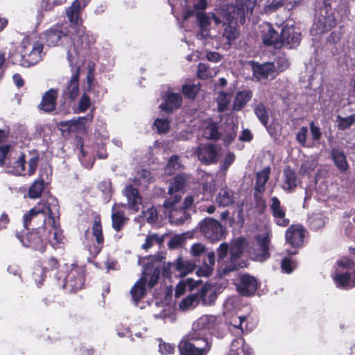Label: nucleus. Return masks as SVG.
<instances>
[{
    "label": "nucleus",
    "instance_id": "obj_1",
    "mask_svg": "<svg viewBox=\"0 0 355 355\" xmlns=\"http://www.w3.org/2000/svg\"><path fill=\"white\" fill-rule=\"evenodd\" d=\"M59 205L58 200L49 196L45 202L37 203L33 208L24 216V226L26 229L32 223L33 228L36 230L21 237L17 234L22 245L25 247L40 252H44L46 243L49 242L53 247L62 242L63 236L56 224V218H59Z\"/></svg>",
    "mask_w": 355,
    "mask_h": 355
},
{
    "label": "nucleus",
    "instance_id": "obj_2",
    "mask_svg": "<svg viewBox=\"0 0 355 355\" xmlns=\"http://www.w3.org/2000/svg\"><path fill=\"white\" fill-rule=\"evenodd\" d=\"M89 0H84L83 6L78 0H75L73 3L66 9V15L70 22V28L74 36L73 46L67 50L71 51L73 54L77 53L76 60L80 55L87 53L90 46L94 43L95 39L92 35L87 33L83 26V20L80 17L81 10L87 5Z\"/></svg>",
    "mask_w": 355,
    "mask_h": 355
},
{
    "label": "nucleus",
    "instance_id": "obj_3",
    "mask_svg": "<svg viewBox=\"0 0 355 355\" xmlns=\"http://www.w3.org/2000/svg\"><path fill=\"white\" fill-rule=\"evenodd\" d=\"M38 162L37 155L27 159L25 154L17 152L10 145L0 146V166H4L9 173L31 176L35 174Z\"/></svg>",
    "mask_w": 355,
    "mask_h": 355
},
{
    "label": "nucleus",
    "instance_id": "obj_4",
    "mask_svg": "<svg viewBox=\"0 0 355 355\" xmlns=\"http://www.w3.org/2000/svg\"><path fill=\"white\" fill-rule=\"evenodd\" d=\"M219 320L220 318L212 315L201 316L193 323L191 330L182 339L209 352L212 342L209 331L219 323Z\"/></svg>",
    "mask_w": 355,
    "mask_h": 355
},
{
    "label": "nucleus",
    "instance_id": "obj_5",
    "mask_svg": "<svg viewBox=\"0 0 355 355\" xmlns=\"http://www.w3.org/2000/svg\"><path fill=\"white\" fill-rule=\"evenodd\" d=\"M336 24L330 1L318 0L315 20L311 31L315 34H322L331 30Z\"/></svg>",
    "mask_w": 355,
    "mask_h": 355
},
{
    "label": "nucleus",
    "instance_id": "obj_6",
    "mask_svg": "<svg viewBox=\"0 0 355 355\" xmlns=\"http://www.w3.org/2000/svg\"><path fill=\"white\" fill-rule=\"evenodd\" d=\"M77 53L73 54L71 51L67 53V60L71 67V76L62 91L64 99H75L79 94L80 67L76 63Z\"/></svg>",
    "mask_w": 355,
    "mask_h": 355
},
{
    "label": "nucleus",
    "instance_id": "obj_7",
    "mask_svg": "<svg viewBox=\"0 0 355 355\" xmlns=\"http://www.w3.org/2000/svg\"><path fill=\"white\" fill-rule=\"evenodd\" d=\"M255 6V0H236V5H228L223 15L230 24L239 19L244 20L245 15L252 14Z\"/></svg>",
    "mask_w": 355,
    "mask_h": 355
},
{
    "label": "nucleus",
    "instance_id": "obj_8",
    "mask_svg": "<svg viewBox=\"0 0 355 355\" xmlns=\"http://www.w3.org/2000/svg\"><path fill=\"white\" fill-rule=\"evenodd\" d=\"M189 180V176L186 174L178 175L174 178L170 184L168 188V197L164 202V207H171L175 204H179L182 198V191L184 188Z\"/></svg>",
    "mask_w": 355,
    "mask_h": 355
},
{
    "label": "nucleus",
    "instance_id": "obj_9",
    "mask_svg": "<svg viewBox=\"0 0 355 355\" xmlns=\"http://www.w3.org/2000/svg\"><path fill=\"white\" fill-rule=\"evenodd\" d=\"M46 44L49 46L71 45V39L61 26L50 28L44 33Z\"/></svg>",
    "mask_w": 355,
    "mask_h": 355
},
{
    "label": "nucleus",
    "instance_id": "obj_10",
    "mask_svg": "<svg viewBox=\"0 0 355 355\" xmlns=\"http://www.w3.org/2000/svg\"><path fill=\"white\" fill-rule=\"evenodd\" d=\"M270 234L266 232L257 237V243L254 244L251 252L252 259L257 261H263L269 257Z\"/></svg>",
    "mask_w": 355,
    "mask_h": 355
},
{
    "label": "nucleus",
    "instance_id": "obj_11",
    "mask_svg": "<svg viewBox=\"0 0 355 355\" xmlns=\"http://www.w3.org/2000/svg\"><path fill=\"white\" fill-rule=\"evenodd\" d=\"M200 230L204 236L211 241L220 240L223 234L221 224L212 218H205L201 222Z\"/></svg>",
    "mask_w": 355,
    "mask_h": 355
},
{
    "label": "nucleus",
    "instance_id": "obj_12",
    "mask_svg": "<svg viewBox=\"0 0 355 355\" xmlns=\"http://www.w3.org/2000/svg\"><path fill=\"white\" fill-rule=\"evenodd\" d=\"M219 150V148L214 144H200L195 153L200 162L206 164H211L217 162Z\"/></svg>",
    "mask_w": 355,
    "mask_h": 355
},
{
    "label": "nucleus",
    "instance_id": "obj_13",
    "mask_svg": "<svg viewBox=\"0 0 355 355\" xmlns=\"http://www.w3.org/2000/svg\"><path fill=\"white\" fill-rule=\"evenodd\" d=\"M42 51L43 45L40 43H35L31 51L25 46L21 52L23 57L21 65L28 67L37 64L42 59Z\"/></svg>",
    "mask_w": 355,
    "mask_h": 355
},
{
    "label": "nucleus",
    "instance_id": "obj_14",
    "mask_svg": "<svg viewBox=\"0 0 355 355\" xmlns=\"http://www.w3.org/2000/svg\"><path fill=\"white\" fill-rule=\"evenodd\" d=\"M196 19L199 27V31L196 34L197 39L204 40L210 37L211 12H196Z\"/></svg>",
    "mask_w": 355,
    "mask_h": 355
},
{
    "label": "nucleus",
    "instance_id": "obj_15",
    "mask_svg": "<svg viewBox=\"0 0 355 355\" xmlns=\"http://www.w3.org/2000/svg\"><path fill=\"white\" fill-rule=\"evenodd\" d=\"M300 40V33L296 31L293 26H284L282 28L281 33L282 46L294 49L299 45Z\"/></svg>",
    "mask_w": 355,
    "mask_h": 355
},
{
    "label": "nucleus",
    "instance_id": "obj_16",
    "mask_svg": "<svg viewBox=\"0 0 355 355\" xmlns=\"http://www.w3.org/2000/svg\"><path fill=\"white\" fill-rule=\"evenodd\" d=\"M270 209L277 225L282 227L288 225L290 220L286 218L285 209L282 206L279 200L275 196L270 199Z\"/></svg>",
    "mask_w": 355,
    "mask_h": 355
},
{
    "label": "nucleus",
    "instance_id": "obj_17",
    "mask_svg": "<svg viewBox=\"0 0 355 355\" xmlns=\"http://www.w3.org/2000/svg\"><path fill=\"white\" fill-rule=\"evenodd\" d=\"M64 282L66 285L74 292L81 289L84 285V274L83 269L78 267L72 268L65 277Z\"/></svg>",
    "mask_w": 355,
    "mask_h": 355
},
{
    "label": "nucleus",
    "instance_id": "obj_18",
    "mask_svg": "<svg viewBox=\"0 0 355 355\" xmlns=\"http://www.w3.org/2000/svg\"><path fill=\"white\" fill-rule=\"evenodd\" d=\"M252 68L254 76L258 80L273 78L276 74V67L273 62H252Z\"/></svg>",
    "mask_w": 355,
    "mask_h": 355
},
{
    "label": "nucleus",
    "instance_id": "obj_19",
    "mask_svg": "<svg viewBox=\"0 0 355 355\" xmlns=\"http://www.w3.org/2000/svg\"><path fill=\"white\" fill-rule=\"evenodd\" d=\"M257 289V279L249 275H241L239 283L237 284V290L243 296L253 295Z\"/></svg>",
    "mask_w": 355,
    "mask_h": 355
},
{
    "label": "nucleus",
    "instance_id": "obj_20",
    "mask_svg": "<svg viewBox=\"0 0 355 355\" xmlns=\"http://www.w3.org/2000/svg\"><path fill=\"white\" fill-rule=\"evenodd\" d=\"M304 232V230L302 225H293L286 230V241L293 247H300L303 243Z\"/></svg>",
    "mask_w": 355,
    "mask_h": 355
},
{
    "label": "nucleus",
    "instance_id": "obj_21",
    "mask_svg": "<svg viewBox=\"0 0 355 355\" xmlns=\"http://www.w3.org/2000/svg\"><path fill=\"white\" fill-rule=\"evenodd\" d=\"M148 268H144L142 277L135 283L130 291L132 300L135 304L144 297L146 294V284L147 283Z\"/></svg>",
    "mask_w": 355,
    "mask_h": 355
},
{
    "label": "nucleus",
    "instance_id": "obj_22",
    "mask_svg": "<svg viewBox=\"0 0 355 355\" xmlns=\"http://www.w3.org/2000/svg\"><path fill=\"white\" fill-rule=\"evenodd\" d=\"M168 211L169 221L172 224L176 225L183 224L189 217V214L187 211L182 208V206H179L178 204H175L171 207H164Z\"/></svg>",
    "mask_w": 355,
    "mask_h": 355
},
{
    "label": "nucleus",
    "instance_id": "obj_23",
    "mask_svg": "<svg viewBox=\"0 0 355 355\" xmlns=\"http://www.w3.org/2000/svg\"><path fill=\"white\" fill-rule=\"evenodd\" d=\"M262 39L264 44L267 46H272L275 49L282 46L281 35L279 36V33L270 24H267L263 30Z\"/></svg>",
    "mask_w": 355,
    "mask_h": 355
},
{
    "label": "nucleus",
    "instance_id": "obj_24",
    "mask_svg": "<svg viewBox=\"0 0 355 355\" xmlns=\"http://www.w3.org/2000/svg\"><path fill=\"white\" fill-rule=\"evenodd\" d=\"M58 89H50L44 93L39 108L45 112H51L55 109Z\"/></svg>",
    "mask_w": 355,
    "mask_h": 355
},
{
    "label": "nucleus",
    "instance_id": "obj_25",
    "mask_svg": "<svg viewBox=\"0 0 355 355\" xmlns=\"http://www.w3.org/2000/svg\"><path fill=\"white\" fill-rule=\"evenodd\" d=\"M331 159L336 168L341 173H345L349 167L345 152L339 147H334L331 150Z\"/></svg>",
    "mask_w": 355,
    "mask_h": 355
},
{
    "label": "nucleus",
    "instance_id": "obj_26",
    "mask_svg": "<svg viewBox=\"0 0 355 355\" xmlns=\"http://www.w3.org/2000/svg\"><path fill=\"white\" fill-rule=\"evenodd\" d=\"M178 349L180 355H207L209 352L194 343L185 340H182Z\"/></svg>",
    "mask_w": 355,
    "mask_h": 355
},
{
    "label": "nucleus",
    "instance_id": "obj_27",
    "mask_svg": "<svg viewBox=\"0 0 355 355\" xmlns=\"http://www.w3.org/2000/svg\"><path fill=\"white\" fill-rule=\"evenodd\" d=\"M123 194L128 200L129 207L135 211H138L142 200L137 189L132 185H126L123 190Z\"/></svg>",
    "mask_w": 355,
    "mask_h": 355
},
{
    "label": "nucleus",
    "instance_id": "obj_28",
    "mask_svg": "<svg viewBox=\"0 0 355 355\" xmlns=\"http://www.w3.org/2000/svg\"><path fill=\"white\" fill-rule=\"evenodd\" d=\"M199 301L205 306L211 305L217 297L216 288L210 285H204L196 293Z\"/></svg>",
    "mask_w": 355,
    "mask_h": 355
},
{
    "label": "nucleus",
    "instance_id": "obj_29",
    "mask_svg": "<svg viewBox=\"0 0 355 355\" xmlns=\"http://www.w3.org/2000/svg\"><path fill=\"white\" fill-rule=\"evenodd\" d=\"M236 197L234 192L227 187L220 189L216 201L220 207H227L234 203Z\"/></svg>",
    "mask_w": 355,
    "mask_h": 355
},
{
    "label": "nucleus",
    "instance_id": "obj_30",
    "mask_svg": "<svg viewBox=\"0 0 355 355\" xmlns=\"http://www.w3.org/2000/svg\"><path fill=\"white\" fill-rule=\"evenodd\" d=\"M181 96L175 93H168L165 96L164 103L159 105V107L166 112H171L181 105Z\"/></svg>",
    "mask_w": 355,
    "mask_h": 355
},
{
    "label": "nucleus",
    "instance_id": "obj_31",
    "mask_svg": "<svg viewBox=\"0 0 355 355\" xmlns=\"http://www.w3.org/2000/svg\"><path fill=\"white\" fill-rule=\"evenodd\" d=\"M202 136L211 140H218L220 138L221 134L218 132L217 123L211 119L207 120L202 123Z\"/></svg>",
    "mask_w": 355,
    "mask_h": 355
},
{
    "label": "nucleus",
    "instance_id": "obj_32",
    "mask_svg": "<svg viewBox=\"0 0 355 355\" xmlns=\"http://www.w3.org/2000/svg\"><path fill=\"white\" fill-rule=\"evenodd\" d=\"M92 234L95 238L96 245H94L93 249H90V252L93 254H97L100 252L103 245V236L102 233V227L99 220L95 219L92 226Z\"/></svg>",
    "mask_w": 355,
    "mask_h": 355
},
{
    "label": "nucleus",
    "instance_id": "obj_33",
    "mask_svg": "<svg viewBox=\"0 0 355 355\" xmlns=\"http://www.w3.org/2000/svg\"><path fill=\"white\" fill-rule=\"evenodd\" d=\"M252 92L249 89H244L238 92L235 96L233 103V110L235 111L241 110L252 98Z\"/></svg>",
    "mask_w": 355,
    "mask_h": 355
},
{
    "label": "nucleus",
    "instance_id": "obj_34",
    "mask_svg": "<svg viewBox=\"0 0 355 355\" xmlns=\"http://www.w3.org/2000/svg\"><path fill=\"white\" fill-rule=\"evenodd\" d=\"M297 177L295 173L290 167L284 171V181L282 188L287 192H291L297 187Z\"/></svg>",
    "mask_w": 355,
    "mask_h": 355
},
{
    "label": "nucleus",
    "instance_id": "obj_35",
    "mask_svg": "<svg viewBox=\"0 0 355 355\" xmlns=\"http://www.w3.org/2000/svg\"><path fill=\"white\" fill-rule=\"evenodd\" d=\"M93 118L94 114L92 111L85 116H79L76 119L67 121L66 125L71 130H85L86 124L92 123Z\"/></svg>",
    "mask_w": 355,
    "mask_h": 355
},
{
    "label": "nucleus",
    "instance_id": "obj_36",
    "mask_svg": "<svg viewBox=\"0 0 355 355\" xmlns=\"http://www.w3.org/2000/svg\"><path fill=\"white\" fill-rule=\"evenodd\" d=\"M229 355H250V347L244 339H234L231 343Z\"/></svg>",
    "mask_w": 355,
    "mask_h": 355
},
{
    "label": "nucleus",
    "instance_id": "obj_37",
    "mask_svg": "<svg viewBox=\"0 0 355 355\" xmlns=\"http://www.w3.org/2000/svg\"><path fill=\"white\" fill-rule=\"evenodd\" d=\"M244 241L243 239H237L236 240L232 245L230 248V257H231V261L232 263H234V261L240 257V255L242 254L244 247H243ZM236 268V266L235 263H234L233 268H225V271H230L232 270H234Z\"/></svg>",
    "mask_w": 355,
    "mask_h": 355
},
{
    "label": "nucleus",
    "instance_id": "obj_38",
    "mask_svg": "<svg viewBox=\"0 0 355 355\" xmlns=\"http://www.w3.org/2000/svg\"><path fill=\"white\" fill-rule=\"evenodd\" d=\"M127 218L124 214L117 209V205L115 204L112 207V227L117 232L120 231L125 225Z\"/></svg>",
    "mask_w": 355,
    "mask_h": 355
},
{
    "label": "nucleus",
    "instance_id": "obj_39",
    "mask_svg": "<svg viewBox=\"0 0 355 355\" xmlns=\"http://www.w3.org/2000/svg\"><path fill=\"white\" fill-rule=\"evenodd\" d=\"M175 267L180 272V275L185 276L195 269L196 265L192 261L179 258L177 259Z\"/></svg>",
    "mask_w": 355,
    "mask_h": 355
},
{
    "label": "nucleus",
    "instance_id": "obj_40",
    "mask_svg": "<svg viewBox=\"0 0 355 355\" xmlns=\"http://www.w3.org/2000/svg\"><path fill=\"white\" fill-rule=\"evenodd\" d=\"M270 173L269 167L264 168L262 171L257 173L256 190L262 193L265 190V184L267 182Z\"/></svg>",
    "mask_w": 355,
    "mask_h": 355
},
{
    "label": "nucleus",
    "instance_id": "obj_41",
    "mask_svg": "<svg viewBox=\"0 0 355 355\" xmlns=\"http://www.w3.org/2000/svg\"><path fill=\"white\" fill-rule=\"evenodd\" d=\"M215 263V254L214 252L207 253V258L204 261V265L198 270L199 275L209 276L211 274L212 267Z\"/></svg>",
    "mask_w": 355,
    "mask_h": 355
},
{
    "label": "nucleus",
    "instance_id": "obj_42",
    "mask_svg": "<svg viewBox=\"0 0 355 355\" xmlns=\"http://www.w3.org/2000/svg\"><path fill=\"white\" fill-rule=\"evenodd\" d=\"M44 180L40 176L37 180L32 184L28 189V196L31 198L35 199L40 198L42 191L44 189Z\"/></svg>",
    "mask_w": 355,
    "mask_h": 355
},
{
    "label": "nucleus",
    "instance_id": "obj_43",
    "mask_svg": "<svg viewBox=\"0 0 355 355\" xmlns=\"http://www.w3.org/2000/svg\"><path fill=\"white\" fill-rule=\"evenodd\" d=\"M311 228L317 230L323 227L326 223V218L320 213L313 214L309 218Z\"/></svg>",
    "mask_w": 355,
    "mask_h": 355
},
{
    "label": "nucleus",
    "instance_id": "obj_44",
    "mask_svg": "<svg viewBox=\"0 0 355 355\" xmlns=\"http://www.w3.org/2000/svg\"><path fill=\"white\" fill-rule=\"evenodd\" d=\"M199 303L197 294H191L183 299L179 304L181 310L186 311L196 307Z\"/></svg>",
    "mask_w": 355,
    "mask_h": 355
},
{
    "label": "nucleus",
    "instance_id": "obj_45",
    "mask_svg": "<svg viewBox=\"0 0 355 355\" xmlns=\"http://www.w3.org/2000/svg\"><path fill=\"white\" fill-rule=\"evenodd\" d=\"M301 3V0H291L287 2L286 0H274L268 7V10H275L283 6H286V7L290 10L293 8L295 6H299Z\"/></svg>",
    "mask_w": 355,
    "mask_h": 355
},
{
    "label": "nucleus",
    "instance_id": "obj_46",
    "mask_svg": "<svg viewBox=\"0 0 355 355\" xmlns=\"http://www.w3.org/2000/svg\"><path fill=\"white\" fill-rule=\"evenodd\" d=\"M254 112L261 123L266 128L268 123V114L266 107L262 103L255 106Z\"/></svg>",
    "mask_w": 355,
    "mask_h": 355
},
{
    "label": "nucleus",
    "instance_id": "obj_47",
    "mask_svg": "<svg viewBox=\"0 0 355 355\" xmlns=\"http://www.w3.org/2000/svg\"><path fill=\"white\" fill-rule=\"evenodd\" d=\"M218 109L219 112H225L228 109L231 101L230 94L224 92H219L217 97Z\"/></svg>",
    "mask_w": 355,
    "mask_h": 355
},
{
    "label": "nucleus",
    "instance_id": "obj_48",
    "mask_svg": "<svg viewBox=\"0 0 355 355\" xmlns=\"http://www.w3.org/2000/svg\"><path fill=\"white\" fill-rule=\"evenodd\" d=\"M338 129L345 130L349 128L354 123H355V114H352L347 117L337 116Z\"/></svg>",
    "mask_w": 355,
    "mask_h": 355
},
{
    "label": "nucleus",
    "instance_id": "obj_49",
    "mask_svg": "<svg viewBox=\"0 0 355 355\" xmlns=\"http://www.w3.org/2000/svg\"><path fill=\"white\" fill-rule=\"evenodd\" d=\"M318 166V162L315 159H307L304 161L301 166L300 172L303 175H309Z\"/></svg>",
    "mask_w": 355,
    "mask_h": 355
},
{
    "label": "nucleus",
    "instance_id": "obj_50",
    "mask_svg": "<svg viewBox=\"0 0 355 355\" xmlns=\"http://www.w3.org/2000/svg\"><path fill=\"white\" fill-rule=\"evenodd\" d=\"M165 236H159L158 234H153L149 235L146 239V242L143 244L142 248L145 250L149 249L153 245L154 243L162 244L164 242Z\"/></svg>",
    "mask_w": 355,
    "mask_h": 355
},
{
    "label": "nucleus",
    "instance_id": "obj_51",
    "mask_svg": "<svg viewBox=\"0 0 355 355\" xmlns=\"http://www.w3.org/2000/svg\"><path fill=\"white\" fill-rule=\"evenodd\" d=\"M223 36L225 37L227 42L230 44L237 37L238 31L234 26L230 24L225 28Z\"/></svg>",
    "mask_w": 355,
    "mask_h": 355
},
{
    "label": "nucleus",
    "instance_id": "obj_52",
    "mask_svg": "<svg viewBox=\"0 0 355 355\" xmlns=\"http://www.w3.org/2000/svg\"><path fill=\"white\" fill-rule=\"evenodd\" d=\"M180 166L179 162V157L177 155H173L170 158L166 168L165 173L167 174H172L175 170L178 169Z\"/></svg>",
    "mask_w": 355,
    "mask_h": 355
},
{
    "label": "nucleus",
    "instance_id": "obj_53",
    "mask_svg": "<svg viewBox=\"0 0 355 355\" xmlns=\"http://www.w3.org/2000/svg\"><path fill=\"white\" fill-rule=\"evenodd\" d=\"M199 89L200 87L198 85H185L182 87V92L187 97L194 98Z\"/></svg>",
    "mask_w": 355,
    "mask_h": 355
},
{
    "label": "nucleus",
    "instance_id": "obj_54",
    "mask_svg": "<svg viewBox=\"0 0 355 355\" xmlns=\"http://www.w3.org/2000/svg\"><path fill=\"white\" fill-rule=\"evenodd\" d=\"M142 214L148 223H153L157 219V210L153 207L147 209L146 211H143Z\"/></svg>",
    "mask_w": 355,
    "mask_h": 355
},
{
    "label": "nucleus",
    "instance_id": "obj_55",
    "mask_svg": "<svg viewBox=\"0 0 355 355\" xmlns=\"http://www.w3.org/2000/svg\"><path fill=\"white\" fill-rule=\"evenodd\" d=\"M159 133H166L169 129V121L165 119H157L154 122Z\"/></svg>",
    "mask_w": 355,
    "mask_h": 355
},
{
    "label": "nucleus",
    "instance_id": "obj_56",
    "mask_svg": "<svg viewBox=\"0 0 355 355\" xmlns=\"http://www.w3.org/2000/svg\"><path fill=\"white\" fill-rule=\"evenodd\" d=\"M175 350V346L171 343L160 342L159 345V352L163 355L173 354Z\"/></svg>",
    "mask_w": 355,
    "mask_h": 355
},
{
    "label": "nucleus",
    "instance_id": "obj_57",
    "mask_svg": "<svg viewBox=\"0 0 355 355\" xmlns=\"http://www.w3.org/2000/svg\"><path fill=\"white\" fill-rule=\"evenodd\" d=\"M99 189L105 194V200H110L112 195L111 182L103 181L99 184Z\"/></svg>",
    "mask_w": 355,
    "mask_h": 355
},
{
    "label": "nucleus",
    "instance_id": "obj_58",
    "mask_svg": "<svg viewBox=\"0 0 355 355\" xmlns=\"http://www.w3.org/2000/svg\"><path fill=\"white\" fill-rule=\"evenodd\" d=\"M296 266V263L288 258L285 257L282 261V269L286 273H291Z\"/></svg>",
    "mask_w": 355,
    "mask_h": 355
},
{
    "label": "nucleus",
    "instance_id": "obj_59",
    "mask_svg": "<svg viewBox=\"0 0 355 355\" xmlns=\"http://www.w3.org/2000/svg\"><path fill=\"white\" fill-rule=\"evenodd\" d=\"M185 238L183 235L178 234L172 236L168 243V248L175 249L180 246L184 241Z\"/></svg>",
    "mask_w": 355,
    "mask_h": 355
},
{
    "label": "nucleus",
    "instance_id": "obj_60",
    "mask_svg": "<svg viewBox=\"0 0 355 355\" xmlns=\"http://www.w3.org/2000/svg\"><path fill=\"white\" fill-rule=\"evenodd\" d=\"M90 105L89 97L86 94H83L78 103V109L79 112H85L90 107Z\"/></svg>",
    "mask_w": 355,
    "mask_h": 355
},
{
    "label": "nucleus",
    "instance_id": "obj_61",
    "mask_svg": "<svg viewBox=\"0 0 355 355\" xmlns=\"http://www.w3.org/2000/svg\"><path fill=\"white\" fill-rule=\"evenodd\" d=\"M234 154L231 152L227 153L223 163L220 164V169L225 171H227L230 166L234 162Z\"/></svg>",
    "mask_w": 355,
    "mask_h": 355
},
{
    "label": "nucleus",
    "instance_id": "obj_62",
    "mask_svg": "<svg viewBox=\"0 0 355 355\" xmlns=\"http://www.w3.org/2000/svg\"><path fill=\"white\" fill-rule=\"evenodd\" d=\"M210 75L209 67L205 63H200L198 67V76L201 79H205Z\"/></svg>",
    "mask_w": 355,
    "mask_h": 355
},
{
    "label": "nucleus",
    "instance_id": "obj_63",
    "mask_svg": "<svg viewBox=\"0 0 355 355\" xmlns=\"http://www.w3.org/2000/svg\"><path fill=\"white\" fill-rule=\"evenodd\" d=\"M139 177L137 178L139 180L142 181L144 184L149 183L153 181V176L152 175L151 172L148 170L143 169L138 173Z\"/></svg>",
    "mask_w": 355,
    "mask_h": 355
},
{
    "label": "nucleus",
    "instance_id": "obj_64",
    "mask_svg": "<svg viewBox=\"0 0 355 355\" xmlns=\"http://www.w3.org/2000/svg\"><path fill=\"white\" fill-rule=\"evenodd\" d=\"M307 132H308L307 128L303 126L300 128V130L297 132V135H296V139H297V141L304 146L306 144Z\"/></svg>",
    "mask_w": 355,
    "mask_h": 355
}]
</instances>
